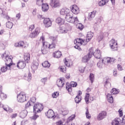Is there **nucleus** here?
I'll list each match as a JSON object with an SVG mask.
<instances>
[{
    "label": "nucleus",
    "instance_id": "obj_1",
    "mask_svg": "<svg viewBox=\"0 0 125 125\" xmlns=\"http://www.w3.org/2000/svg\"><path fill=\"white\" fill-rule=\"evenodd\" d=\"M72 27L69 23H65L62 26H60L57 28V31L59 34H66Z\"/></svg>",
    "mask_w": 125,
    "mask_h": 125
},
{
    "label": "nucleus",
    "instance_id": "obj_2",
    "mask_svg": "<svg viewBox=\"0 0 125 125\" xmlns=\"http://www.w3.org/2000/svg\"><path fill=\"white\" fill-rule=\"evenodd\" d=\"M65 19L67 22L72 23V24H77V23H79V19H78V17H74L72 13H68L65 16Z\"/></svg>",
    "mask_w": 125,
    "mask_h": 125
},
{
    "label": "nucleus",
    "instance_id": "obj_3",
    "mask_svg": "<svg viewBox=\"0 0 125 125\" xmlns=\"http://www.w3.org/2000/svg\"><path fill=\"white\" fill-rule=\"evenodd\" d=\"M41 33V28L37 27L34 31L30 33L29 38L30 39H36Z\"/></svg>",
    "mask_w": 125,
    "mask_h": 125
},
{
    "label": "nucleus",
    "instance_id": "obj_4",
    "mask_svg": "<svg viewBox=\"0 0 125 125\" xmlns=\"http://www.w3.org/2000/svg\"><path fill=\"white\" fill-rule=\"evenodd\" d=\"M43 110V106L42 104L36 103L33 106V111L35 114L41 113Z\"/></svg>",
    "mask_w": 125,
    "mask_h": 125
},
{
    "label": "nucleus",
    "instance_id": "obj_5",
    "mask_svg": "<svg viewBox=\"0 0 125 125\" xmlns=\"http://www.w3.org/2000/svg\"><path fill=\"white\" fill-rule=\"evenodd\" d=\"M74 42L76 45L75 46V48L79 49V45H85V40L81 38H77L74 40Z\"/></svg>",
    "mask_w": 125,
    "mask_h": 125
},
{
    "label": "nucleus",
    "instance_id": "obj_6",
    "mask_svg": "<svg viewBox=\"0 0 125 125\" xmlns=\"http://www.w3.org/2000/svg\"><path fill=\"white\" fill-rule=\"evenodd\" d=\"M17 101L20 103H23V102L26 101V95L25 94V92L21 91L18 94Z\"/></svg>",
    "mask_w": 125,
    "mask_h": 125
},
{
    "label": "nucleus",
    "instance_id": "obj_7",
    "mask_svg": "<svg viewBox=\"0 0 125 125\" xmlns=\"http://www.w3.org/2000/svg\"><path fill=\"white\" fill-rule=\"evenodd\" d=\"M110 48L116 51L118 50V42L115 39H112L109 42Z\"/></svg>",
    "mask_w": 125,
    "mask_h": 125
},
{
    "label": "nucleus",
    "instance_id": "obj_8",
    "mask_svg": "<svg viewBox=\"0 0 125 125\" xmlns=\"http://www.w3.org/2000/svg\"><path fill=\"white\" fill-rule=\"evenodd\" d=\"M78 85V83L75 82H71L70 84L69 83H66V88L68 92H72V87H76Z\"/></svg>",
    "mask_w": 125,
    "mask_h": 125
},
{
    "label": "nucleus",
    "instance_id": "obj_9",
    "mask_svg": "<svg viewBox=\"0 0 125 125\" xmlns=\"http://www.w3.org/2000/svg\"><path fill=\"white\" fill-rule=\"evenodd\" d=\"M106 117H107V112L106 111H102L98 115L97 120L98 121H102V120L105 119Z\"/></svg>",
    "mask_w": 125,
    "mask_h": 125
},
{
    "label": "nucleus",
    "instance_id": "obj_10",
    "mask_svg": "<svg viewBox=\"0 0 125 125\" xmlns=\"http://www.w3.org/2000/svg\"><path fill=\"white\" fill-rule=\"evenodd\" d=\"M52 40L53 42L51 44H50L49 49H54V48L56 47V44H57V42H58V39L56 37H52Z\"/></svg>",
    "mask_w": 125,
    "mask_h": 125
},
{
    "label": "nucleus",
    "instance_id": "obj_11",
    "mask_svg": "<svg viewBox=\"0 0 125 125\" xmlns=\"http://www.w3.org/2000/svg\"><path fill=\"white\" fill-rule=\"evenodd\" d=\"M4 60L5 65L8 67L11 62H12V60H13V57H12V56H6Z\"/></svg>",
    "mask_w": 125,
    "mask_h": 125
},
{
    "label": "nucleus",
    "instance_id": "obj_12",
    "mask_svg": "<svg viewBox=\"0 0 125 125\" xmlns=\"http://www.w3.org/2000/svg\"><path fill=\"white\" fill-rule=\"evenodd\" d=\"M70 9L74 14L77 15L80 13V9L79 8V7H78V6H77L76 4L71 6Z\"/></svg>",
    "mask_w": 125,
    "mask_h": 125
},
{
    "label": "nucleus",
    "instance_id": "obj_13",
    "mask_svg": "<svg viewBox=\"0 0 125 125\" xmlns=\"http://www.w3.org/2000/svg\"><path fill=\"white\" fill-rule=\"evenodd\" d=\"M90 95H89V93H86V95L84 97V100L86 103V104H89V102H91L92 101H93L94 99L93 97H90Z\"/></svg>",
    "mask_w": 125,
    "mask_h": 125
},
{
    "label": "nucleus",
    "instance_id": "obj_14",
    "mask_svg": "<svg viewBox=\"0 0 125 125\" xmlns=\"http://www.w3.org/2000/svg\"><path fill=\"white\" fill-rule=\"evenodd\" d=\"M17 67L19 69H24L26 67V62L20 60L19 62H17Z\"/></svg>",
    "mask_w": 125,
    "mask_h": 125
},
{
    "label": "nucleus",
    "instance_id": "obj_15",
    "mask_svg": "<svg viewBox=\"0 0 125 125\" xmlns=\"http://www.w3.org/2000/svg\"><path fill=\"white\" fill-rule=\"evenodd\" d=\"M43 24L46 28L51 26L52 23L49 18H45L43 20Z\"/></svg>",
    "mask_w": 125,
    "mask_h": 125
},
{
    "label": "nucleus",
    "instance_id": "obj_16",
    "mask_svg": "<svg viewBox=\"0 0 125 125\" xmlns=\"http://www.w3.org/2000/svg\"><path fill=\"white\" fill-rule=\"evenodd\" d=\"M59 0H51L50 2V5L52 7H57L59 6Z\"/></svg>",
    "mask_w": 125,
    "mask_h": 125
},
{
    "label": "nucleus",
    "instance_id": "obj_17",
    "mask_svg": "<svg viewBox=\"0 0 125 125\" xmlns=\"http://www.w3.org/2000/svg\"><path fill=\"white\" fill-rule=\"evenodd\" d=\"M92 57L91 56L88 55V54L85 56H84L82 59V62H83L84 63H87L90 59H91Z\"/></svg>",
    "mask_w": 125,
    "mask_h": 125
},
{
    "label": "nucleus",
    "instance_id": "obj_18",
    "mask_svg": "<svg viewBox=\"0 0 125 125\" xmlns=\"http://www.w3.org/2000/svg\"><path fill=\"white\" fill-rule=\"evenodd\" d=\"M46 116L49 119H52V118H54V116H55V114L53 110L50 109L48 110V111L47 112V113L46 114Z\"/></svg>",
    "mask_w": 125,
    "mask_h": 125
},
{
    "label": "nucleus",
    "instance_id": "obj_19",
    "mask_svg": "<svg viewBox=\"0 0 125 125\" xmlns=\"http://www.w3.org/2000/svg\"><path fill=\"white\" fill-rule=\"evenodd\" d=\"M82 91H79L78 95L75 98V101L76 103L79 104L81 101H82Z\"/></svg>",
    "mask_w": 125,
    "mask_h": 125
},
{
    "label": "nucleus",
    "instance_id": "obj_20",
    "mask_svg": "<svg viewBox=\"0 0 125 125\" xmlns=\"http://www.w3.org/2000/svg\"><path fill=\"white\" fill-rule=\"evenodd\" d=\"M94 56L96 59H100L101 57V53L100 50L97 49L95 50L94 53Z\"/></svg>",
    "mask_w": 125,
    "mask_h": 125
},
{
    "label": "nucleus",
    "instance_id": "obj_21",
    "mask_svg": "<svg viewBox=\"0 0 125 125\" xmlns=\"http://www.w3.org/2000/svg\"><path fill=\"white\" fill-rule=\"evenodd\" d=\"M96 12H97V11L96 10H94L89 13L88 16V20H92V19L95 17V15H96Z\"/></svg>",
    "mask_w": 125,
    "mask_h": 125
},
{
    "label": "nucleus",
    "instance_id": "obj_22",
    "mask_svg": "<svg viewBox=\"0 0 125 125\" xmlns=\"http://www.w3.org/2000/svg\"><path fill=\"white\" fill-rule=\"evenodd\" d=\"M104 38V33L102 32L99 33L97 36V40L99 42H101Z\"/></svg>",
    "mask_w": 125,
    "mask_h": 125
},
{
    "label": "nucleus",
    "instance_id": "obj_23",
    "mask_svg": "<svg viewBox=\"0 0 125 125\" xmlns=\"http://www.w3.org/2000/svg\"><path fill=\"white\" fill-rule=\"evenodd\" d=\"M104 86L108 88V87H110L111 86V79L109 78L106 79L104 80Z\"/></svg>",
    "mask_w": 125,
    "mask_h": 125
},
{
    "label": "nucleus",
    "instance_id": "obj_24",
    "mask_svg": "<svg viewBox=\"0 0 125 125\" xmlns=\"http://www.w3.org/2000/svg\"><path fill=\"white\" fill-rule=\"evenodd\" d=\"M61 55H62V53L60 51H55L53 53V56L55 58H60L61 57Z\"/></svg>",
    "mask_w": 125,
    "mask_h": 125
},
{
    "label": "nucleus",
    "instance_id": "obj_25",
    "mask_svg": "<svg viewBox=\"0 0 125 125\" xmlns=\"http://www.w3.org/2000/svg\"><path fill=\"white\" fill-rule=\"evenodd\" d=\"M56 22L59 24V25H63V24L65 23V20L59 17L56 19Z\"/></svg>",
    "mask_w": 125,
    "mask_h": 125
},
{
    "label": "nucleus",
    "instance_id": "obj_26",
    "mask_svg": "<svg viewBox=\"0 0 125 125\" xmlns=\"http://www.w3.org/2000/svg\"><path fill=\"white\" fill-rule=\"evenodd\" d=\"M94 52H95V49L93 47H91L89 49L87 54L92 57L94 55Z\"/></svg>",
    "mask_w": 125,
    "mask_h": 125
},
{
    "label": "nucleus",
    "instance_id": "obj_27",
    "mask_svg": "<svg viewBox=\"0 0 125 125\" xmlns=\"http://www.w3.org/2000/svg\"><path fill=\"white\" fill-rule=\"evenodd\" d=\"M42 11H44V12H45V11H47V10L49 9V6L48 5L47 3L42 4Z\"/></svg>",
    "mask_w": 125,
    "mask_h": 125
},
{
    "label": "nucleus",
    "instance_id": "obj_28",
    "mask_svg": "<svg viewBox=\"0 0 125 125\" xmlns=\"http://www.w3.org/2000/svg\"><path fill=\"white\" fill-rule=\"evenodd\" d=\"M69 11L70 10L68 9H62L60 11L61 15H67V14H69Z\"/></svg>",
    "mask_w": 125,
    "mask_h": 125
},
{
    "label": "nucleus",
    "instance_id": "obj_29",
    "mask_svg": "<svg viewBox=\"0 0 125 125\" xmlns=\"http://www.w3.org/2000/svg\"><path fill=\"white\" fill-rule=\"evenodd\" d=\"M23 79H24V80L26 81H28V82H30L32 79V74L30 72L28 74V75L25 74L23 76Z\"/></svg>",
    "mask_w": 125,
    "mask_h": 125
},
{
    "label": "nucleus",
    "instance_id": "obj_30",
    "mask_svg": "<svg viewBox=\"0 0 125 125\" xmlns=\"http://www.w3.org/2000/svg\"><path fill=\"white\" fill-rule=\"evenodd\" d=\"M121 122V119L118 118H115L112 122V125H120V122Z\"/></svg>",
    "mask_w": 125,
    "mask_h": 125
},
{
    "label": "nucleus",
    "instance_id": "obj_31",
    "mask_svg": "<svg viewBox=\"0 0 125 125\" xmlns=\"http://www.w3.org/2000/svg\"><path fill=\"white\" fill-rule=\"evenodd\" d=\"M106 97L107 98L108 102H109V103H114V98L111 94H107Z\"/></svg>",
    "mask_w": 125,
    "mask_h": 125
},
{
    "label": "nucleus",
    "instance_id": "obj_32",
    "mask_svg": "<svg viewBox=\"0 0 125 125\" xmlns=\"http://www.w3.org/2000/svg\"><path fill=\"white\" fill-rule=\"evenodd\" d=\"M63 61H64V63L66 66H67V67H70V66H72L73 64V62H72L71 60H67L66 59H65Z\"/></svg>",
    "mask_w": 125,
    "mask_h": 125
},
{
    "label": "nucleus",
    "instance_id": "obj_33",
    "mask_svg": "<svg viewBox=\"0 0 125 125\" xmlns=\"http://www.w3.org/2000/svg\"><path fill=\"white\" fill-rule=\"evenodd\" d=\"M27 114H28L27 110H23L20 113V117L21 119H24V118H25L26 116H27Z\"/></svg>",
    "mask_w": 125,
    "mask_h": 125
},
{
    "label": "nucleus",
    "instance_id": "obj_34",
    "mask_svg": "<svg viewBox=\"0 0 125 125\" xmlns=\"http://www.w3.org/2000/svg\"><path fill=\"white\" fill-rule=\"evenodd\" d=\"M57 85L59 87H63V86L64 85V83H63V81H62V79H59L57 81Z\"/></svg>",
    "mask_w": 125,
    "mask_h": 125
},
{
    "label": "nucleus",
    "instance_id": "obj_35",
    "mask_svg": "<svg viewBox=\"0 0 125 125\" xmlns=\"http://www.w3.org/2000/svg\"><path fill=\"white\" fill-rule=\"evenodd\" d=\"M59 69L62 73H66L67 72V68L65 65H61L59 67Z\"/></svg>",
    "mask_w": 125,
    "mask_h": 125
},
{
    "label": "nucleus",
    "instance_id": "obj_36",
    "mask_svg": "<svg viewBox=\"0 0 125 125\" xmlns=\"http://www.w3.org/2000/svg\"><path fill=\"white\" fill-rule=\"evenodd\" d=\"M92 38H93V34L91 33V32H88L86 36V41L87 42H89Z\"/></svg>",
    "mask_w": 125,
    "mask_h": 125
},
{
    "label": "nucleus",
    "instance_id": "obj_37",
    "mask_svg": "<svg viewBox=\"0 0 125 125\" xmlns=\"http://www.w3.org/2000/svg\"><path fill=\"white\" fill-rule=\"evenodd\" d=\"M110 0H101L99 2V6H104Z\"/></svg>",
    "mask_w": 125,
    "mask_h": 125
},
{
    "label": "nucleus",
    "instance_id": "obj_38",
    "mask_svg": "<svg viewBox=\"0 0 125 125\" xmlns=\"http://www.w3.org/2000/svg\"><path fill=\"white\" fill-rule=\"evenodd\" d=\"M25 44V43H24V42L20 41L18 43H16L15 44V46L16 47H22V46H24V45Z\"/></svg>",
    "mask_w": 125,
    "mask_h": 125
},
{
    "label": "nucleus",
    "instance_id": "obj_39",
    "mask_svg": "<svg viewBox=\"0 0 125 125\" xmlns=\"http://www.w3.org/2000/svg\"><path fill=\"white\" fill-rule=\"evenodd\" d=\"M75 116L73 115L69 117L68 119L67 120V121L65 122V124H71V123L73 122L74 119H75Z\"/></svg>",
    "mask_w": 125,
    "mask_h": 125
},
{
    "label": "nucleus",
    "instance_id": "obj_40",
    "mask_svg": "<svg viewBox=\"0 0 125 125\" xmlns=\"http://www.w3.org/2000/svg\"><path fill=\"white\" fill-rule=\"evenodd\" d=\"M30 54L28 53H25L24 55V60L25 61H27V62H28V61L30 60Z\"/></svg>",
    "mask_w": 125,
    "mask_h": 125
},
{
    "label": "nucleus",
    "instance_id": "obj_41",
    "mask_svg": "<svg viewBox=\"0 0 125 125\" xmlns=\"http://www.w3.org/2000/svg\"><path fill=\"white\" fill-rule=\"evenodd\" d=\"M39 67V63L38 62H34L33 65L31 66L33 70H37Z\"/></svg>",
    "mask_w": 125,
    "mask_h": 125
},
{
    "label": "nucleus",
    "instance_id": "obj_42",
    "mask_svg": "<svg viewBox=\"0 0 125 125\" xmlns=\"http://www.w3.org/2000/svg\"><path fill=\"white\" fill-rule=\"evenodd\" d=\"M42 65L44 68H49V67H50V63H49L48 61H45L43 63H42Z\"/></svg>",
    "mask_w": 125,
    "mask_h": 125
},
{
    "label": "nucleus",
    "instance_id": "obj_43",
    "mask_svg": "<svg viewBox=\"0 0 125 125\" xmlns=\"http://www.w3.org/2000/svg\"><path fill=\"white\" fill-rule=\"evenodd\" d=\"M8 69H9V67L6 65L5 66H3L1 68V72H2V73H5Z\"/></svg>",
    "mask_w": 125,
    "mask_h": 125
},
{
    "label": "nucleus",
    "instance_id": "obj_44",
    "mask_svg": "<svg viewBox=\"0 0 125 125\" xmlns=\"http://www.w3.org/2000/svg\"><path fill=\"white\" fill-rule=\"evenodd\" d=\"M42 54H47L48 53V48L43 47L42 48Z\"/></svg>",
    "mask_w": 125,
    "mask_h": 125
},
{
    "label": "nucleus",
    "instance_id": "obj_45",
    "mask_svg": "<svg viewBox=\"0 0 125 125\" xmlns=\"http://www.w3.org/2000/svg\"><path fill=\"white\" fill-rule=\"evenodd\" d=\"M6 26L7 28H8V29H11V28H12V26H13V23L8 21V22H7Z\"/></svg>",
    "mask_w": 125,
    "mask_h": 125
},
{
    "label": "nucleus",
    "instance_id": "obj_46",
    "mask_svg": "<svg viewBox=\"0 0 125 125\" xmlns=\"http://www.w3.org/2000/svg\"><path fill=\"white\" fill-rule=\"evenodd\" d=\"M94 74L93 73H90V76L89 77V79L91 81V83H92L94 81Z\"/></svg>",
    "mask_w": 125,
    "mask_h": 125
},
{
    "label": "nucleus",
    "instance_id": "obj_47",
    "mask_svg": "<svg viewBox=\"0 0 125 125\" xmlns=\"http://www.w3.org/2000/svg\"><path fill=\"white\" fill-rule=\"evenodd\" d=\"M77 28L82 31V30H83V29L84 28V26H83V24L82 23H78L77 24Z\"/></svg>",
    "mask_w": 125,
    "mask_h": 125
},
{
    "label": "nucleus",
    "instance_id": "obj_48",
    "mask_svg": "<svg viewBox=\"0 0 125 125\" xmlns=\"http://www.w3.org/2000/svg\"><path fill=\"white\" fill-rule=\"evenodd\" d=\"M85 115L86 116L87 119H90L91 118V116L89 114V111H88V108H86Z\"/></svg>",
    "mask_w": 125,
    "mask_h": 125
},
{
    "label": "nucleus",
    "instance_id": "obj_49",
    "mask_svg": "<svg viewBox=\"0 0 125 125\" xmlns=\"http://www.w3.org/2000/svg\"><path fill=\"white\" fill-rule=\"evenodd\" d=\"M59 96V92H55L54 93L52 94V97L53 98H57Z\"/></svg>",
    "mask_w": 125,
    "mask_h": 125
},
{
    "label": "nucleus",
    "instance_id": "obj_50",
    "mask_svg": "<svg viewBox=\"0 0 125 125\" xmlns=\"http://www.w3.org/2000/svg\"><path fill=\"white\" fill-rule=\"evenodd\" d=\"M111 94H118V93H119V91L116 88H113L111 90Z\"/></svg>",
    "mask_w": 125,
    "mask_h": 125
},
{
    "label": "nucleus",
    "instance_id": "obj_51",
    "mask_svg": "<svg viewBox=\"0 0 125 125\" xmlns=\"http://www.w3.org/2000/svg\"><path fill=\"white\" fill-rule=\"evenodd\" d=\"M0 97L2 100H3L6 99V95L2 92L1 93H0Z\"/></svg>",
    "mask_w": 125,
    "mask_h": 125
},
{
    "label": "nucleus",
    "instance_id": "obj_52",
    "mask_svg": "<svg viewBox=\"0 0 125 125\" xmlns=\"http://www.w3.org/2000/svg\"><path fill=\"white\" fill-rule=\"evenodd\" d=\"M43 2V0H36V4L38 5V6H41Z\"/></svg>",
    "mask_w": 125,
    "mask_h": 125
},
{
    "label": "nucleus",
    "instance_id": "obj_53",
    "mask_svg": "<svg viewBox=\"0 0 125 125\" xmlns=\"http://www.w3.org/2000/svg\"><path fill=\"white\" fill-rule=\"evenodd\" d=\"M102 61L104 64H108L109 63V57L104 58Z\"/></svg>",
    "mask_w": 125,
    "mask_h": 125
},
{
    "label": "nucleus",
    "instance_id": "obj_54",
    "mask_svg": "<svg viewBox=\"0 0 125 125\" xmlns=\"http://www.w3.org/2000/svg\"><path fill=\"white\" fill-rule=\"evenodd\" d=\"M49 44L48 42H44V43L42 44L43 47H46V48H49Z\"/></svg>",
    "mask_w": 125,
    "mask_h": 125
},
{
    "label": "nucleus",
    "instance_id": "obj_55",
    "mask_svg": "<svg viewBox=\"0 0 125 125\" xmlns=\"http://www.w3.org/2000/svg\"><path fill=\"white\" fill-rule=\"evenodd\" d=\"M35 29V25L34 24H31L28 26V29L29 31H33Z\"/></svg>",
    "mask_w": 125,
    "mask_h": 125
},
{
    "label": "nucleus",
    "instance_id": "obj_56",
    "mask_svg": "<svg viewBox=\"0 0 125 125\" xmlns=\"http://www.w3.org/2000/svg\"><path fill=\"white\" fill-rule=\"evenodd\" d=\"M97 66L99 67V68H102V66H103V62L101 61H99L97 64Z\"/></svg>",
    "mask_w": 125,
    "mask_h": 125
},
{
    "label": "nucleus",
    "instance_id": "obj_57",
    "mask_svg": "<svg viewBox=\"0 0 125 125\" xmlns=\"http://www.w3.org/2000/svg\"><path fill=\"white\" fill-rule=\"evenodd\" d=\"M116 59L113 58H109V63L113 64L115 62Z\"/></svg>",
    "mask_w": 125,
    "mask_h": 125
},
{
    "label": "nucleus",
    "instance_id": "obj_58",
    "mask_svg": "<svg viewBox=\"0 0 125 125\" xmlns=\"http://www.w3.org/2000/svg\"><path fill=\"white\" fill-rule=\"evenodd\" d=\"M40 42H42V44L45 42V39L43 36H41L40 39Z\"/></svg>",
    "mask_w": 125,
    "mask_h": 125
},
{
    "label": "nucleus",
    "instance_id": "obj_59",
    "mask_svg": "<svg viewBox=\"0 0 125 125\" xmlns=\"http://www.w3.org/2000/svg\"><path fill=\"white\" fill-rule=\"evenodd\" d=\"M2 108H3V109L5 110V111H6V112H7V110H8V108L9 107V106H8V105H2Z\"/></svg>",
    "mask_w": 125,
    "mask_h": 125
},
{
    "label": "nucleus",
    "instance_id": "obj_60",
    "mask_svg": "<svg viewBox=\"0 0 125 125\" xmlns=\"http://www.w3.org/2000/svg\"><path fill=\"white\" fill-rule=\"evenodd\" d=\"M36 97H32V98H31L30 99V102H31V103L33 104L34 103H35L36 102Z\"/></svg>",
    "mask_w": 125,
    "mask_h": 125
},
{
    "label": "nucleus",
    "instance_id": "obj_61",
    "mask_svg": "<svg viewBox=\"0 0 125 125\" xmlns=\"http://www.w3.org/2000/svg\"><path fill=\"white\" fill-rule=\"evenodd\" d=\"M46 82H47V78L45 77L41 79V82L43 84L45 83Z\"/></svg>",
    "mask_w": 125,
    "mask_h": 125
},
{
    "label": "nucleus",
    "instance_id": "obj_62",
    "mask_svg": "<svg viewBox=\"0 0 125 125\" xmlns=\"http://www.w3.org/2000/svg\"><path fill=\"white\" fill-rule=\"evenodd\" d=\"M79 70L81 73H83L84 72V68L83 66H80L79 67Z\"/></svg>",
    "mask_w": 125,
    "mask_h": 125
},
{
    "label": "nucleus",
    "instance_id": "obj_63",
    "mask_svg": "<svg viewBox=\"0 0 125 125\" xmlns=\"http://www.w3.org/2000/svg\"><path fill=\"white\" fill-rule=\"evenodd\" d=\"M33 104L31 102V101H29L27 102V103L25 105V107H26V108H28L29 107H30V106H32V104Z\"/></svg>",
    "mask_w": 125,
    "mask_h": 125
},
{
    "label": "nucleus",
    "instance_id": "obj_64",
    "mask_svg": "<svg viewBox=\"0 0 125 125\" xmlns=\"http://www.w3.org/2000/svg\"><path fill=\"white\" fill-rule=\"evenodd\" d=\"M39 118V115L36 113L34 115H33L31 119L32 120H36V119H38Z\"/></svg>",
    "mask_w": 125,
    "mask_h": 125
}]
</instances>
